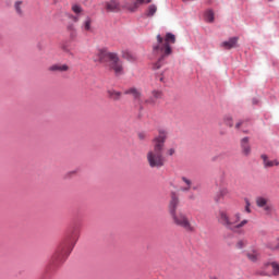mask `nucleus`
Masks as SVG:
<instances>
[{"instance_id": "obj_3", "label": "nucleus", "mask_w": 279, "mask_h": 279, "mask_svg": "<svg viewBox=\"0 0 279 279\" xmlns=\"http://www.w3.org/2000/svg\"><path fill=\"white\" fill-rule=\"evenodd\" d=\"M171 45H175V35L167 33L165 38L160 35H157V45L153 47V51L156 56H160V58L157 63L154 64L155 70L160 69L165 58H169V56L173 53Z\"/></svg>"}, {"instance_id": "obj_31", "label": "nucleus", "mask_w": 279, "mask_h": 279, "mask_svg": "<svg viewBox=\"0 0 279 279\" xmlns=\"http://www.w3.org/2000/svg\"><path fill=\"white\" fill-rule=\"evenodd\" d=\"M175 154V148H168L167 150H166V155L167 156H173Z\"/></svg>"}, {"instance_id": "obj_25", "label": "nucleus", "mask_w": 279, "mask_h": 279, "mask_svg": "<svg viewBox=\"0 0 279 279\" xmlns=\"http://www.w3.org/2000/svg\"><path fill=\"white\" fill-rule=\"evenodd\" d=\"M205 20L207 21V23H213L215 21V13L211 10H208L205 13Z\"/></svg>"}, {"instance_id": "obj_7", "label": "nucleus", "mask_w": 279, "mask_h": 279, "mask_svg": "<svg viewBox=\"0 0 279 279\" xmlns=\"http://www.w3.org/2000/svg\"><path fill=\"white\" fill-rule=\"evenodd\" d=\"M256 206H258V208H263L266 215H271V211L274 210V206L271 205V202L267 197H263V196L257 197Z\"/></svg>"}, {"instance_id": "obj_20", "label": "nucleus", "mask_w": 279, "mask_h": 279, "mask_svg": "<svg viewBox=\"0 0 279 279\" xmlns=\"http://www.w3.org/2000/svg\"><path fill=\"white\" fill-rule=\"evenodd\" d=\"M271 267L272 269V276H279V263L277 262H270V263H265L264 267L267 269V267Z\"/></svg>"}, {"instance_id": "obj_27", "label": "nucleus", "mask_w": 279, "mask_h": 279, "mask_svg": "<svg viewBox=\"0 0 279 279\" xmlns=\"http://www.w3.org/2000/svg\"><path fill=\"white\" fill-rule=\"evenodd\" d=\"M143 3H151V0H135L134 8H131V12H134Z\"/></svg>"}, {"instance_id": "obj_30", "label": "nucleus", "mask_w": 279, "mask_h": 279, "mask_svg": "<svg viewBox=\"0 0 279 279\" xmlns=\"http://www.w3.org/2000/svg\"><path fill=\"white\" fill-rule=\"evenodd\" d=\"M72 12H74V14H81V12H83L82 7L77 4L72 5Z\"/></svg>"}, {"instance_id": "obj_18", "label": "nucleus", "mask_w": 279, "mask_h": 279, "mask_svg": "<svg viewBox=\"0 0 279 279\" xmlns=\"http://www.w3.org/2000/svg\"><path fill=\"white\" fill-rule=\"evenodd\" d=\"M153 97L146 100V104L154 105L156 104V99H162V92L160 90H153L151 92Z\"/></svg>"}, {"instance_id": "obj_28", "label": "nucleus", "mask_w": 279, "mask_h": 279, "mask_svg": "<svg viewBox=\"0 0 279 279\" xmlns=\"http://www.w3.org/2000/svg\"><path fill=\"white\" fill-rule=\"evenodd\" d=\"M246 246H247V241H245V240H239L235 243V250H243Z\"/></svg>"}, {"instance_id": "obj_12", "label": "nucleus", "mask_w": 279, "mask_h": 279, "mask_svg": "<svg viewBox=\"0 0 279 279\" xmlns=\"http://www.w3.org/2000/svg\"><path fill=\"white\" fill-rule=\"evenodd\" d=\"M252 126V122L247 120H240L235 124V130H241L244 134H250V129Z\"/></svg>"}, {"instance_id": "obj_19", "label": "nucleus", "mask_w": 279, "mask_h": 279, "mask_svg": "<svg viewBox=\"0 0 279 279\" xmlns=\"http://www.w3.org/2000/svg\"><path fill=\"white\" fill-rule=\"evenodd\" d=\"M124 95H132V97H134V99H141V97H142L141 90L137 89L136 87H131V88L126 89L124 92Z\"/></svg>"}, {"instance_id": "obj_35", "label": "nucleus", "mask_w": 279, "mask_h": 279, "mask_svg": "<svg viewBox=\"0 0 279 279\" xmlns=\"http://www.w3.org/2000/svg\"><path fill=\"white\" fill-rule=\"evenodd\" d=\"M76 174H77V171H75V170L70 171V172L68 173V175H76Z\"/></svg>"}, {"instance_id": "obj_29", "label": "nucleus", "mask_w": 279, "mask_h": 279, "mask_svg": "<svg viewBox=\"0 0 279 279\" xmlns=\"http://www.w3.org/2000/svg\"><path fill=\"white\" fill-rule=\"evenodd\" d=\"M225 123L229 128H234V120L230 116L225 117Z\"/></svg>"}, {"instance_id": "obj_37", "label": "nucleus", "mask_w": 279, "mask_h": 279, "mask_svg": "<svg viewBox=\"0 0 279 279\" xmlns=\"http://www.w3.org/2000/svg\"><path fill=\"white\" fill-rule=\"evenodd\" d=\"M210 279H217V277H211Z\"/></svg>"}, {"instance_id": "obj_9", "label": "nucleus", "mask_w": 279, "mask_h": 279, "mask_svg": "<svg viewBox=\"0 0 279 279\" xmlns=\"http://www.w3.org/2000/svg\"><path fill=\"white\" fill-rule=\"evenodd\" d=\"M193 189V181L186 177H181L179 191L181 193H189Z\"/></svg>"}, {"instance_id": "obj_11", "label": "nucleus", "mask_w": 279, "mask_h": 279, "mask_svg": "<svg viewBox=\"0 0 279 279\" xmlns=\"http://www.w3.org/2000/svg\"><path fill=\"white\" fill-rule=\"evenodd\" d=\"M246 258L247 260H250V263H260V258H262L260 251L256 248H252L247 251Z\"/></svg>"}, {"instance_id": "obj_21", "label": "nucleus", "mask_w": 279, "mask_h": 279, "mask_svg": "<svg viewBox=\"0 0 279 279\" xmlns=\"http://www.w3.org/2000/svg\"><path fill=\"white\" fill-rule=\"evenodd\" d=\"M109 99H113V101H119L121 99V92H117L116 89H108L107 90Z\"/></svg>"}, {"instance_id": "obj_8", "label": "nucleus", "mask_w": 279, "mask_h": 279, "mask_svg": "<svg viewBox=\"0 0 279 279\" xmlns=\"http://www.w3.org/2000/svg\"><path fill=\"white\" fill-rule=\"evenodd\" d=\"M239 45V37H231L226 41H222L220 44L221 49H226L227 51H230V49H236Z\"/></svg>"}, {"instance_id": "obj_34", "label": "nucleus", "mask_w": 279, "mask_h": 279, "mask_svg": "<svg viewBox=\"0 0 279 279\" xmlns=\"http://www.w3.org/2000/svg\"><path fill=\"white\" fill-rule=\"evenodd\" d=\"M245 210L247 213H252V209H250V202H246Z\"/></svg>"}, {"instance_id": "obj_6", "label": "nucleus", "mask_w": 279, "mask_h": 279, "mask_svg": "<svg viewBox=\"0 0 279 279\" xmlns=\"http://www.w3.org/2000/svg\"><path fill=\"white\" fill-rule=\"evenodd\" d=\"M72 246H69V244H62L58 247L57 252L52 256V263L57 265V263H64L66 258H69V254H71L73 247H75V244L77 243V239H80V235L74 234L72 235Z\"/></svg>"}, {"instance_id": "obj_15", "label": "nucleus", "mask_w": 279, "mask_h": 279, "mask_svg": "<svg viewBox=\"0 0 279 279\" xmlns=\"http://www.w3.org/2000/svg\"><path fill=\"white\" fill-rule=\"evenodd\" d=\"M241 148L242 154H244V156H250V154H252V147L250 146V137H244L241 140Z\"/></svg>"}, {"instance_id": "obj_13", "label": "nucleus", "mask_w": 279, "mask_h": 279, "mask_svg": "<svg viewBox=\"0 0 279 279\" xmlns=\"http://www.w3.org/2000/svg\"><path fill=\"white\" fill-rule=\"evenodd\" d=\"M265 169H271V167H279L278 159L270 160L267 155L260 156Z\"/></svg>"}, {"instance_id": "obj_32", "label": "nucleus", "mask_w": 279, "mask_h": 279, "mask_svg": "<svg viewBox=\"0 0 279 279\" xmlns=\"http://www.w3.org/2000/svg\"><path fill=\"white\" fill-rule=\"evenodd\" d=\"M268 250H279V243L277 245H274L272 243L267 244Z\"/></svg>"}, {"instance_id": "obj_33", "label": "nucleus", "mask_w": 279, "mask_h": 279, "mask_svg": "<svg viewBox=\"0 0 279 279\" xmlns=\"http://www.w3.org/2000/svg\"><path fill=\"white\" fill-rule=\"evenodd\" d=\"M137 137L140 138V141H145V138H147V134L145 133H138Z\"/></svg>"}, {"instance_id": "obj_26", "label": "nucleus", "mask_w": 279, "mask_h": 279, "mask_svg": "<svg viewBox=\"0 0 279 279\" xmlns=\"http://www.w3.org/2000/svg\"><path fill=\"white\" fill-rule=\"evenodd\" d=\"M156 12H158V8L156 7V4H150L148 7V10H147V16H154V14H156Z\"/></svg>"}, {"instance_id": "obj_22", "label": "nucleus", "mask_w": 279, "mask_h": 279, "mask_svg": "<svg viewBox=\"0 0 279 279\" xmlns=\"http://www.w3.org/2000/svg\"><path fill=\"white\" fill-rule=\"evenodd\" d=\"M14 10H15L17 16H23V14H25V12L23 11V1L22 0H17L14 2Z\"/></svg>"}, {"instance_id": "obj_2", "label": "nucleus", "mask_w": 279, "mask_h": 279, "mask_svg": "<svg viewBox=\"0 0 279 279\" xmlns=\"http://www.w3.org/2000/svg\"><path fill=\"white\" fill-rule=\"evenodd\" d=\"M180 206V197L175 192L171 193V198L168 205V211L172 219V223L178 226V228H182L185 232H195V226L191 223L189 216L186 214L179 211L178 207Z\"/></svg>"}, {"instance_id": "obj_17", "label": "nucleus", "mask_w": 279, "mask_h": 279, "mask_svg": "<svg viewBox=\"0 0 279 279\" xmlns=\"http://www.w3.org/2000/svg\"><path fill=\"white\" fill-rule=\"evenodd\" d=\"M81 29L85 33L93 32V19L86 17L81 26Z\"/></svg>"}, {"instance_id": "obj_5", "label": "nucleus", "mask_w": 279, "mask_h": 279, "mask_svg": "<svg viewBox=\"0 0 279 279\" xmlns=\"http://www.w3.org/2000/svg\"><path fill=\"white\" fill-rule=\"evenodd\" d=\"M218 223H221L227 230L231 232H241L242 228H245L250 220H241V214L236 213L233 216H229L227 211L220 210L218 213Z\"/></svg>"}, {"instance_id": "obj_1", "label": "nucleus", "mask_w": 279, "mask_h": 279, "mask_svg": "<svg viewBox=\"0 0 279 279\" xmlns=\"http://www.w3.org/2000/svg\"><path fill=\"white\" fill-rule=\"evenodd\" d=\"M169 138V131L160 129L158 130V135L151 141L153 149L148 150L146 154V160L150 169H162L165 167V143Z\"/></svg>"}, {"instance_id": "obj_23", "label": "nucleus", "mask_w": 279, "mask_h": 279, "mask_svg": "<svg viewBox=\"0 0 279 279\" xmlns=\"http://www.w3.org/2000/svg\"><path fill=\"white\" fill-rule=\"evenodd\" d=\"M228 195H230V191L226 187L221 189L219 191L218 197H216V202H220L222 197H228Z\"/></svg>"}, {"instance_id": "obj_14", "label": "nucleus", "mask_w": 279, "mask_h": 279, "mask_svg": "<svg viewBox=\"0 0 279 279\" xmlns=\"http://www.w3.org/2000/svg\"><path fill=\"white\" fill-rule=\"evenodd\" d=\"M69 65L66 64H60V63H56L52 64L51 66H49V71H51L52 73H66V71H69Z\"/></svg>"}, {"instance_id": "obj_16", "label": "nucleus", "mask_w": 279, "mask_h": 279, "mask_svg": "<svg viewBox=\"0 0 279 279\" xmlns=\"http://www.w3.org/2000/svg\"><path fill=\"white\" fill-rule=\"evenodd\" d=\"M121 57L123 60H126L128 62H136L137 58L136 54L132 53L130 50H122Z\"/></svg>"}, {"instance_id": "obj_24", "label": "nucleus", "mask_w": 279, "mask_h": 279, "mask_svg": "<svg viewBox=\"0 0 279 279\" xmlns=\"http://www.w3.org/2000/svg\"><path fill=\"white\" fill-rule=\"evenodd\" d=\"M68 32L70 33L71 38H75V36H77V29L74 24L68 25Z\"/></svg>"}, {"instance_id": "obj_38", "label": "nucleus", "mask_w": 279, "mask_h": 279, "mask_svg": "<svg viewBox=\"0 0 279 279\" xmlns=\"http://www.w3.org/2000/svg\"><path fill=\"white\" fill-rule=\"evenodd\" d=\"M260 276H266V275L262 272Z\"/></svg>"}, {"instance_id": "obj_10", "label": "nucleus", "mask_w": 279, "mask_h": 279, "mask_svg": "<svg viewBox=\"0 0 279 279\" xmlns=\"http://www.w3.org/2000/svg\"><path fill=\"white\" fill-rule=\"evenodd\" d=\"M105 10L107 12H121V3L119 0H109L105 2Z\"/></svg>"}, {"instance_id": "obj_4", "label": "nucleus", "mask_w": 279, "mask_h": 279, "mask_svg": "<svg viewBox=\"0 0 279 279\" xmlns=\"http://www.w3.org/2000/svg\"><path fill=\"white\" fill-rule=\"evenodd\" d=\"M94 62L105 64L109 71H113L116 75H123V62L119 59L117 52H110L108 49H99L94 57Z\"/></svg>"}, {"instance_id": "obj_36", "label": "nucleus", "mask_w": 279, "mask_h": 279, "mask_svg": "<svg viewBox=\"0 0 279 279\" xmlns=\"http://www.w3.org/2000/svg\"><path fill=\"white\" fill-rule=\"evenodd\" d=\"M72 21H74V23H77L80 21V17L77 16H72Z\"/></svg>"}]
</instances>
